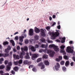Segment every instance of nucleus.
I'll list each match as a JSON object with an SVG mask.
<instances>
[{"label": "nucleus", "instance_id": "nucleus-43", "mask_svg": "<svg viewBox=\"0 0 75 75\" xmlns=\"http://www.w3.org/2000/svg\"><path fill=\"white\" fill-rule=\"evenodd\" d=\"M32 71H33V72H36V69H35V67H34L33 68V69H32Z\"/></svg>", "mask_w": 75, "mask_h": 75}, {"label": "nucleus", "instance_id": "nucleus-21", "mask_svg": "<svg viewBox=\"0 0 75 75\" xmlns=\"http://www.w3.org/2000/svg\"><path fill=\"white\" fill-rule=\"evenodd\" d=\"M34 38L35 40H39V36L35 35L34 36Z\"/></svg>", "mask_w": 75, "mask_h": 75}, {"label": "nucleus", "instance_id": "nucleus-61", "mask_svg": "<svg viewBox=\"0 0 75 75\" xmlns=\"http://www.w3.org/2000/svg\"><path fill=\"white\" fill-rule=\"evenodd\" d=\"M55 24H56V23L55 22H54L52 25V26H54V25Z\"/></svg>", "mask_w": 75, "mask_h": 75}, {"label": "nucleus", "instance_id": "nucleus-11", "mask_svg": "<svg viewBox=\"0 0 75 75\" xmlns=\"http://www.w3.org/2000/svg\"><path fill=\"white\" fill-rule=\"evenodd\" d=\"M29 47L30 50L34 52L36 51V49H35V48H34V47L33 46H30Z\"/></svg>", "mask_w": 75, "mask_h": 75}, {"label": "nucleus", "instance_id": "nucleus-15", "mask_svg": "<svg viewBox=\"0 0 75 75\" xmlns=\"http://www.w3.org/2000/svg\"><path fill=\"white\" fill-rule=\"evenodd\" d=\"M54 54H55V52L54 51H52V52L50 54V57H54Z\"/></svg>", "mask_w": 75, "mask_h": 75}, {"label": "nucleus", "instance_id": "nucleus-2", "mask_svg": "<svg viewBox=\"0 0 75 75\" xmlns=\"http://www.w3.org/2000/svg\"><path fill=\"white\" fill-rule=\"evenodd\" d=\"M50 34L51 36V39L54 40V39H55L56 38L59 36V33L58 32H56L55 33L54 32H52L50 33Z\"/></svg>", "mask_w": 75, "mask_h": 75}, {"label": "nucleus", "instance_id": "nucleus-55", "mask_svg": "<svg viewBox=\"0 0 75 75\" xmlns=\"http://www.w3.org/2000/svg\"><path fill=\"white\" fill-rule=\"evenodd\" d=\"M15 40H18V36H16L15 38Z\"/></svg>", "mask_w": 75, "mask_h": 75}, {"label": "nucleus", "instance_id": "nucleus-33", "mask_svg": "<svg viewBox=\"0 0 75 75\" xmlns=\"http://www.w3.org/2000/svg\"><path fill=\"white\" fill-rule=\"evenodd\" d=\"M41 41L42 42H45V39L44 38H42L41 39Z\"/></svg>", "mask_w": 75, "mask_h": 75}, {"label": "nucleus", "instance_id": "nucleus-36", "mask_svg": "<svg viewBox=\"0 0 75 75\" xmlns=\"http://www.w3.org/2000/svg\"><path fill=\"white\" fill-rule=\"evenodd\" d=\"M62 69L64 71H66V67H62Z\"/></svg>", "mask_w": 75, "mask_h": 75}, {"label": "nucleus", "instance_id": "nucleus-38", "mask_svg": "<svg viewBox=\"0 0 75 75\" xmlns=\"http://www.w3.org/2000/svg\"><path fill=\"white\" fill-rule=\"evenodd\" d=\"M65 63V62L64 61H61L60 62V64H61L62 65H63Z\"/></svg>", "mask_w": 75, "mask_h": 75}, {"label": "nucleus", "instance_id": "nucleus-17", "mask_svg": "<svg viewBox=\"0 0 75 75\" xmlns=\"http://www.w3.org/2000/svg\"><path fill=\"white\" fill-rule=\"evenodd\" d=\"M18 64H19V67H21V65H20V64H22L23 62V59H20L18 61Z\"/></svg>", "mask_w": 75, "mask_h": 75}, {"label": "nucleus", "instance_id": "nucleus-3", "mask_svg": "<svg viewBox=\"0 0 75 75\" xmlns=\"http://www.w3.org/2000/svg\"><path fill=\"white\" fill-rule=\"evenodd\" d=\"M49 47H54V50L56 52H58L59 51V49L58 48V46H55L54 45L52 44L50 45L49 46Z\"/></svg>", "mask_w": 75, "mask_h": 75}, {"label": "nucleus", "instance_id": "nucleus-13", "mask_svg": "<svg viewBox=\"0 0 75 75\" xmlns=\"http://www.w3.org/2000/svg\"><path fill=\"white\" fill-rule=\"evenodd\" d=\"M44 63L45 65H50V63L48 60H45L44 61Z\"/></svg>", "mask_w": 75, "mask_h": 75}, {"label": "nucleus", "instance_id": "nucleus-62", "mask_svg": "<svg viewBox=\"0 0 75 75\" xmlns=\"http://www.w3.org/2000/svg\"><path fill=\"white\" fill-rule=\"evenodd\" d=\"M62 40H64V41H65V37H64V38H62Z\"/></svg>", "mask_w": 75, "mask_h": 75}, {"label": "nucleus", "instance_id": "nucleus-25", "mask_svg": "<svg viewBox=\"0 0 75 75\" xmlns=\"http://www.w3.org/2000/svg\"><path fill=\"white\" fill-rule=\"evenodd\" d=\"M8 42H7V41L4 42L3 43L4 45H8Z\"/></svg>", "mask_w": 75, "mask_h": 75}, {"label": "nucleus", "instance_id": "nucleus-51", "mask_svg": "<svg viewBox=\"0 0 75 75\" xmlns=\"http://www.w3.org/2000/svg\"><path fill=\"white\" fill-rule=\"evenodd\" d=\"M4 73V72L2 70H1L0 71V74H3Z\"/></svg>", "mask_w": 75, "mask_h": 75}, {"label": "nucleus", "instance_id": "nucleus-30", "mask_svg": "<svg viewBox=\"0 0 75 75\" xmlns=\"http://www.w3.org/2000/svg\"><path fill=\"white\" fill-rule=\"evenodd\" d=\"M42 60V58H38L37 60V62H40V61H41Z\"/></svg>", "mask_w": 75, "mask_h": 75}, {"label": "nucleus", "instance_id": "nucleus-54", "mask_svg": "<svg viewBox=\"0 0 75 75\" xmlns=\"http://www.w3.org/2000/svg\"><path fill=\"white\" fill-rule=\"evenodd\" d=\"M57 28L58 29H60L61 28V26L60 25H59L57 26Z\"/></svg>", "mask_w": 75, "mask_h": 75}, {"label": "nucleus", "instance_id": "nucleus-7", "mask_svg": "<svg viewBox=\"0 0 75 75\" xmlns=\"http://www.w3.org/2000/svg\"><path fill=\"white\" fill-rule=\"evenodd\" d=\"M34 34V30L33 29H30L29 30V35L31 36H33Z\"/></svg>", "mask_w": 75, "mask_h": 75}, {"label": "nucleus", "instance_id": "nucleus-64", "mask_svg": "<svg viewBox=\"0 0 75 75\" xmlns=\"http://www.w3.org/2000/svg\"><path fill=\"white\" fill-rule=\"evenodd\" d=\"M4 75H9V74L8 73H4Z\"/></svg>", "mask_w": 75, "mask_h": 75}, {"label": "nucleus", "instance_id": "nucleus-41", "mask_svg": "<svg viewBox=\"0 0 75 75\" xmlns=\"http://www.w3.org/2000/svg\"><path fill=\"white\" fill-rule=\"evenodd\" d=\"M46 29L47 31H49V30H50V26H47L46 28Z\"/></svg>", "mask_w": 75, "mask_h": 75}, {"label": "nucleus", "instance_id": "nucleus-63", "mask_svg": "<svg viewBox=\"0 0 75 75\" xmlns=\"http://www.w3.org/2000/svg\"><path fill=\"white\" fill-rule=\"evenodd\" d=\"M61 42L62 43H64V42H65V40H61Z\"/></svg>", "mask_w": 75, "mask_h": 75}, {"label": "nucleus", "instance_id": "nucleus-47", "mask_svg": "<svg viewBox=\"0 0 75 75\" xmlns=\"http://www.w3.org/2000/svg\"><path fill=\"white\" fill-rule=\"evenodd\" d=\"M11 73L13 75H14L15 74V71H14L13 70H12Z\"/></svg>", "mask_w": 75, "mask_h": 75}, {"label": "nucleus", "instance_id": "nucleus-40", "mask_svg": "<svg viewBox=\"0 0 75 75\" xmlns=\"http://www.w3.org/2000/svg\"><path fill=\"white\" fill-rule=\"evenodd\" d=\"M44 68H45V65L43 64L42 66L41 69H44Z\"/></svg>", "mask_w": 75, "mask_h": 75}, {"label": "nucleus", "instance_id": "nucleus-20", "mask_svg": "<svg viewBox=\"0 0 75 75\" xmlns=\"http://www.w3.org/2000/svg\"><path fill=\"white\" fill-rule=\"evenodd\" d=\"M69 65V61H66L65 63V65L66 67H68Z\"/></svg>", "mask_w": 75, "mask_h": 75}, {"label": "nucleus", "instance_id": "nucleus-56", "mask_svg": "<svg viewBox=\"0 0 75 75\" xmlns=\"http://www.w3.org/2000/svg\"><path fill=\"white\" fill-rule=\"evenodd\" d=\"M39 52H42V51H43V50L42 49H41L39 50Z\"/></svg>", "mask_w": 75, "mask_h": 75}, {"label": "nucleus", "instance_id": "nucleus-26", "mask_svg": "<svg viewBox=\"0 0 75 75\" xmlns=\"http://www.w3.org/2000/svg\"><path fill=\"white\" fill-rule=\"evenodd\" d=\"M28 61L27 60H25L23 62V64L25 65H26V64H27L28 63Z\"/></svg>", "mask_w": 75, "mask_h": 75}, {"label": "nucleus", "instance_id": "nucleus-45", "mask_svg": "<svg viewBox=\"0 0 75 75\" xmlns=\"http://www.w3.org/2000/svg\"><path fill=\"white\" fill-rule=\"evenodd\" d=\"M7 49L9 51L10 50H11V47H10V46H8Z\"/></svg>", "mask_w": 75, "mask_h": 75}, {"label": "nucleus", "instance_id": "nucleus-23", "mask_svg": "<svg viewBox=\"0 0 75 75\" xmlns=\"http://www.w3.org/2000/svg\"><path fill=\"white\" fill-rule=\"evenodd\" d=\"M60 52H61V53H63V55H65V54H66V52L64 51V50H60Z\"/></svg>", "mask_w": 75, "mask_h": 75}, {"label": "nucleus", "instance_id": "nucleus-44", "mask_svg": "<svg viewBox=\"0 0 75 75\" xmlns=\"http://www.w3.org/2000/svg\"><path fill=\"white\" fill-rule=\"evenodd\" d=\"M63 57L64 59H68V56H64Z\"/></svg>", "mask_w": 75, "mask_h": 75}, {"label": "nucleus", "instance_id": "nucleus-5", "mask_svg": "<svg viewBox=\"0 0 75 75\" xmlns=\"http://www.w3.org/2000/svg\"><path fill=\"white\" fill-rule=\"evenodd\" d=\"M30 55L32 56V58L33 60L35 58H36L38 57V54H32L31 52L29 53Z\"/></svg>", "mask_w": 75, "mask_h": 75}, {"label": "nucleus", "instance_id": "nucleus-22", "mask_svg": "<svg viewBox=\"0 0 75 75\" xmlns=\"http://www.w3.org/2000/svg\"><path fill=\"white\" fill-rule=\"evenodd\" d=\"M10 42H11L13 46H15V43H14V41H13V40H11Z\"/></svg>", "mask_w": 75, "mask_h": 75}, {"label": "nucleus", "instance_id": "nucleus-27", "mask_svg": "<svg viewBox=\"0 0 75 75\" xmlns=\"http://www.w3.org/2000/svg\"><path fill=\"white\" fill-rule=\"evenodd\" d=\"M43 57L44 58H45V59H47V58H48V55L44 54L43 55Z\"/></svg>", "mask_w": 75, "mask_h": 75}, {"label": "nucleus", "instance_id": "nucleus-35", "mask_svg": "<svg viewBox=\"0 0 75 75\" xmlns=\"http://www.w3.org/2000/svg\"><path fill=\"white\" fill-rule=\"evenodd\" d=\"M14 64L16 65H18L19 66V64H18V61H17L16 62H14Z\"/></svg>", "mask_w": 75, "mask_h": 75}, {"label": "nucleus", "instance_id": "nucleus-28", "mask_svg": "<svg viewBox=\"0 0 75 75\" xmlns=\"http://www.w3.org/2000/svg\"><path fill=\"white\" fill-rule=\"evenodd\" d=\"M4 65H2L0 66V69H4Z\"/></svg>", "mask_w": 75, "mask_h": 75}, {"label": "nucleus", "instance_id": "nucleus-1", "mask_svg": "<svg viewBox=\"0 0 75 75\" xmlns=\"http://www.w3.org/2000/svg\"><path fill=\"white\" fill-rule=\"evenodd\" d=\"M21 49L22 52H21L19 56L18 55H16V54H14L13 55V58H14L18 59H19L20 58L21 59H23V58H24V56L25 54V53L24 52V51H27L28 50V47L25 46L23 48L21 47Z\"/></svg>", "mask_w": 75, "mask_h": 75}, {"label": "nucleus", "instance_id": "nucleus-50", "mask_svg": "<svg viewBox=\"0 0 75 75\" xmlns=\"http://www.w3.org/2000/svg\"><path fill=\"white\" fill-rule=\"evenodd\" d=\"M70 65L71 67H73V65H74V62H71L70 63Z\"/></svg>", "mask_w": 75, "mask_h": 75}, {"label": "nucleus", "instance_id": "nucleus-52", "mask_svg": "<svg viewBox=\"0 0 75 75\" xmlns=\"http://www.w3.org/2000/svg\"><path fill=\"white\" fill-rule=\"evenodd\" d=\"M47 41L49 43H52V41H50L49 40H47Z\"/></svg>", "mask_w": 75, "mask_h": 75}, {"label": "nucleus", "instance_id": "nucleus-31", "mask_svg": "<svg viewBox=\"0 0 75 75\" xmlns=\"http://www.w3.org/2000/svg\"><path fill=\"white\" fill-rule=\"evenodd\" d=\"M65 47V45H62L61 47H60V48L62 49V50H64V48Z\"/></svg>", "mask_w": 75, "mask_h": 75}, {"label": "nucleus", "instance_id": "nucleus-42", "mask_svg": "<svg viewBox=\"0 0 75 75\" xmlns=\"http://www.w3.org/2000/svg\"><path fill=\"white\" fill-rule=\"evenodd\" d=\"M35 47L36 48H38V47H39V45H38L36 44L35 45Z\"/></svg>", "mask_w": 75, "mask_h": 75}, {"label": "nucleus", "instance_id": "nucleus-18", "mask_svg": "<svg viewBox=\"0 0 75 75\" xmlns=\"http://www.w3.org/2000/svg\"><path fill=\"white\" fill-rule=\"evenodd\" d=\"M4 52L6 53L5 54H8L10 52V50L6 48L5 49Z\"/></svg>", "mask_w": 75, "mask_h": 75}, {"label": "nucleus", "instance_id": "nucleus-12", "mask_svg": "<svg viewBox=\"0 0 75 75\" xmlns=\"http://www.w3.org/2000/svg\"><path fill=\"white\" fill-rule=\"evenodd\" d=\"M25 58L27 59H29L30 58V57L29 56V53L28 52L26 53V54L25 56Z\"/></svg>", "mask_w": 75, "mask_h": 75}, {"label": "nucleus", "instance_id": "nucleus-60", "mask_svg": "<svg viewBox=\"0 0 75 75\" xmlns=\"http://www.w3.org/2000/svg\"><path fill=\"white\" fill-rule=\"evenodd\" d=\"M56 17L55 15H53L52 16V18H55Z\"/></svg>", "mask_w": 75, "mask_h": 75}, {"label": "nucleus", "instance_id": "nucleus-57", "mask_svg": "<svg viewBox=\"0 0 75 75\" xmlns=\"http://www.w3.org/2000/svg\"><path fill=\"white\" fill-rule=\"evenodd\" d=\"M57 42H60V40L58 39H57L56 40Z\"/></svg>", "mask_w": 75, "mask_h": 75}, {"label": "nucleus", "instance_id": "nucleus-37", "mask_svg": "<svg viewBox=\"0 0 75 75\" xmlns=\"http://www.w3.org/2000/svg\"><path fill=\"white\" fill-rule=\"evenodd\" d=\"M12 62H9L8 63V65L10 67L11 66H12Z\"/></svg>", "mask_w": 75, "mask_h": 75}, {"label": "nucleus", "instance_id": "nucleus-24", "mask_svg": "<svg viewBox=\"0 0 75 75\" xmlns=\"http://www.w3.org/2000/svg\"><path fill=\"white\" fill-rule=\"evenodd\" d=\"M13 70L16 71H18V68L17 67H16L13 68Z\"/></svg>", "mask_w": 75, "mask_h": 75}, {"label": "nucleus", "instance_id": "nucleus-8", "mask_svg": "<svg viewBox=\"0 0 75 75\" xmlns=\"http://www.w3.org/2000/svg\"><path fill=\"white\" fill-rule=\"evenodd\" d=\"M56 65H55L54 66L55 69L56 71H58L59 70V68H60V65L58 63H57Z\"/></svg>", "mask_w": 75, "mask_h": 75}, {"label": "nucleus", "instance_id": "nucleus-39", "mask_svg": "<svg viewBox=\"0 0 75 75\" xmlns=\"http://www.w3.org/2000/svg\"><path fill=\"white\" fill-rule=\"evenodd\" d=\"M25 44H28V42H29V40H25Z\"/></svg>", "mask_w": 75, "mask_h": 75}, {"label": "nucleus", "instance_id": "nucleus-10", "mask_svg": "<svg viewBox=\"0 0 75 75\" xmlns=\"http://www.w3.org/2000/svg\"><path fill=\"white\" fill-rule=\"evenodd\" d=\"M35 31L36 33H39L40 32V30L38 28H37V27H35Z\"/></svg>", "mask_w": 75, "mask_h": 75}, {"label": "nucleus", "instance_id": "nucleus-32", "mask_svg": "<svg viewBox=\"0 0 75 75\" xmlns=\"http://www.w3.org/2000/svg\"><path fill=\"white\" fill-rule=\"evenodd\" d=\"M4 61V58H2L0 59V63L2 64V62Z\"/></svg>", "mask_w": 75, "mask_h": 75}, {"label": "nucleus", "instance_id": "nucleus-49", "mask_svg": "<svg viewBox=\"0 0 75 75\" xmlns=\"http://www.w3.org/2000/svg\"><path fill=\"white\" fill-rule=\"evenodd\" d=\"M56 61H57V62H59V61H60V60L58 58H56Z\"/></svg>", "mask_w": 75, "mask_h": 75}, {"label": "nucleus", "instance_id": "nucleus-16", "mask_svg": "<svg viewBox=\"0 0 75 75\" xmlns=\"http://www.w3.org/2000/svg\"><path fill=\"white\" fill-rule=\"evenodd\" d=\"M41 47L44 48H47L48 47V45L47 44L46 45L42 44L41 45Z\"/></svg>", "mask_w": 75, "mask_h": 75}, {"label": "nucleus", "instance_id": "nucleus-59", "mask_svg": "<svg viewBox=\"0 0 75 75\" xmlns=\"http://www.w3.org/2000/svg\"><path fill=\"white\" fill-rule=\"evenodd\" d=\"M69 43H70V44H72V43H73V42L72 41H70L69 42Z\"/></svg>", "mask_w": 75, "mask_h": 75}, {"label": "nucleus", "instance_id": "nucleus-14", "mask_svg": "<svg viewBox=\"0 0 75 75\" xmlns=\"http://www.w3.org/2000/svg\"><path fill=\"white\" fill-rule=\"evenodd\" d=\"M24 38V37L21 36L19 37V41L20 42H22L23 41V38Z\"/></svg>", "mask_w": 75, "mask_h": 75}, {"label": "nucleus", "instance_id": "nucleus-9", "mask_svg": "<svg viewBox=\"0 0 75 75\" xmlns=\"http://www.w3.org/2000/svg\"><path fill=\"white\" fill-rule=\"evenodd\" d=\"M9 56V54H3V53H0V57H3L4 58H6L7 57Z\"/></svg>", "mask_w": 75, "mask_h": 75}, {"label": "nucleus", "instance_id": "nucleus-58", "mask_svg": "<svg viewBox=\"0 0 75 75\" xmlns=\"http://www.w3.org/2000/svg\"><path fill=\"white\" fill-rule=\"evenodd\" d=\"M72 59L73 61L75 62V57H72Z\"/></svg>", "mask_w": 75, "mask_h": 75}, {"label": "nucleus", "instance_id": "nucleus-19", "mask_svg": "<svg viewBox=\"0 0 75 75\" xmlns=\"http://www.w3.org/2000/svg\"><path fill=\"white\" fill-rule=\"evenodd\" d=\"M6 70L7 71H10V69H11V67H10V66L8 65L6 67Z\"/></svg>", "mask_w": 75, "mask_h": 75}, {"label": "nucleus", "instance_id": "nucleus-4", "mask_svg": "<svg viewBox=\"0 0 75 75\" xmlns=\"http://www.w3.org/2000/svg\"><path fill=\"white\" fill-rule=\"evenodd\" d=\"M66 51L68 52V53H73L74 52V50H72L70 47L68 46L67 47Z\"/></svg>", "mask_w": 75, "mask_h": 75}, {"label": "nucleus", "instance_id": "nucleus-46", "mask_svg": "<svg viewBox=\"0 0 75 75\" xmlns=\"http://www.w3.org/2000/svg\"><path fill=\"white\" fill-rule=\"evenodd\" d=\"M4 63L5 65H7V64L8 63V61L5 60Z\"/></svg>", "mask_w": 75, "mask_h": 75}, {"label": "nucleus", "instance_id": "nucleus-48", "mask_svg": "<svg viewBox=\"0 0 75 75\" xmlns=\"http://www.w3.org/2000/svg\"><path fill=\"white\" fill-rule=\"evenodd\" d=\"M59 59L60 60H62V57L61 56H59Z\"/></svg>", "mask_w": 75, "mask_h": 75}, {"label": "nucleus", "instance_id": "nucleus-53", "mask_svg": "<svg viewBox=\"0 0 75 75\" xmlns=\"http://www.w3.org/2000/svg\"><path fill=\"white\" fill-rule=\"evenodd\" d=\"M17 49L18 50H19L20 49V46H17Z\"/></svg>", "mask_w": 75, "mask_h": 75}, {"label": "nucleus", "instance_id": "nucleus-34", "mask_svg": "<svg viewBox=\"0 0 75 75\" xmlns=\"http://www.w3.org/2000/svg\"><path fill=\"white\" fill-rule=\"evenodd\" d=\"M44 64H43V62L40 63L38 64V66L39 67H42V65H43Z\"/></svg>", "mask_w": 75, "mask_h": 75}, {"label": "nucleus", "instance_id": "nucleus-6", "mask_svg": "<svg viewBox=\"0 0 75 75\" xmlns=\"http://www.w3.org/2000/svg\"><path fill=\"white\" fill-rule=\"evenodd\" d=\"M40 32L41 36H42V37H45L46 35L44 30L43 29H40Z\"/></svg>", "mask_w": 75, "mask_h": 75}, {"label": "nucleus", "instance_id": "nucleus-29", "mask_svg": "<svg viewBox=\"0 0 75 75\" xmlns=\"http://www.w3.org/2000/svg\"><path fill=\"white\" fill-rule=\"evenodd\" d=\"M52 52V51L50 50H48L47 51V54H51Z\"/></svg>", "mask_w": 75, "mask_h": 75}]
</instances>
